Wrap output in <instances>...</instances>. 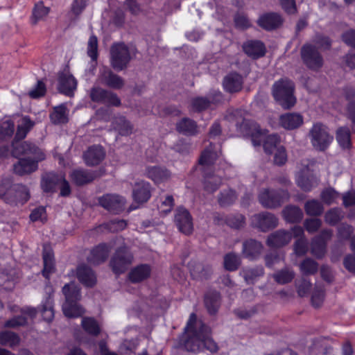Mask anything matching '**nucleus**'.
Returning <instances> with one entry per match:
<instances>
[{
	"label": "nucleus",
	"mask_w": 355,
	"mask_h": 355,
	"mask_svg": "<svg viewBox=\"0 0 355 355\" xmlns=\"http://www.w3.org/2000/svg\"><path fill=\"white\" fill-rule=\"evenodd\" d=\"M290 194L286 190H275L269 188H263L258 195L259 203L266 209H276L288 200Z\"/></svg>",
	"instance_id": "423d86ee"
},
{
	"label": "nucleus",
	"mask_w": 355,
	"mask_h": 355,
	"mask_svg": "<svg viewBox=\"0 0 355 355\" xmlns=\"http://www.w3.org/2000/svg\"><path fill=\"white\" fill-rule=\"evenodd\" d=\"M309 138L313 147L320 151L326 150L334 139L328 128L321 123L313 125L309 132Z\"/></svg>",
	"instance_id": "0eeeda50"
},
{
	"label": "nucleus",
	"mask_w": 355,
	"mask_h": 355,
	"mask_svg": "<svg viewBox=\"0 0 355 355\" xmlns=\"http://www.w3.org/2000/svg\"><path fill=\"white\" fill-rule=\"evenodd\" d=\"M273 162L275 164L281 166L287 161V155L284 146H279L274 152Z\"/></svg>",
	"instance_id": "69168bd1"
},
{
	"label": "nucleus",
	"mask_w": 355,
	"mask_h": 355,
	"mask_svg": "<svg viewBox=\"0 0 355 355\" xmlns=\"http://www.w3.org/2000/svg\"><path fill=\"white\" fill-rule=\"evenodd\" d=\"M262 249L263 245L260 242L250 239L243 242L242 254L245 258L254 260L261 254Z\"/></svg>",
	"instance_id": "b1692460"
},
{
	"label": "nucleus",
	"mask_w": 355,
	"mask_h": 355,
	"mask_svg": "<svg viewBox=\"0 0 355 355\" xmlns=\"http://www.w3.org/2000/svg\"><path fill=\"white\" fill-rule=\"evenodd\" d=\"M112 248L113 244L112 243L99 244L91 250L87 258L88 261L93 264H99L104 262Z\"/></svg>",
	"instance_id": "6ab92c4d"
},
{
	"label": "nucleus",
	"mask_w": 355,
	"mask_h": 355,
	"mask_svg": "<svg viewBox=\"0 0 355 355\" xmlns=\"http://www.w3.org/2000/svg\"><path fill=\"white\" fill-rule=\"evenodd\" d=\"M204 188L208 193L215 192L222 184L220 173L215 174L212 171H204Z\"/></svg>",
	"instance_id": "cd10ccee"
},
{
	"label": "nucleus",
	"mask_w": 355,
	"mask_h": 355,
	"mask_svg": "<svg viewBox=\"0 0 355 355\" xmlns=\"http://www.w3.org/2000/svg\"><path fill=\"white\" fill-rule=\"evenodd\" d=\"M220 297L218 292L212 291L208 292L205 297V304L211 315L215 314L220 306Z\"/></svg>",
	"instance_id": "e433bc0d"
},
{
	"label": "nucleus",
	"mask_w": 355,
	"mask_h": 355,
	"mask_svg": "<svg viewBox=\"0 0 355 355\" xmlns=\"http://www.w3.org/2000/svg\"><path fill=\"white\" fill-rule=\"evenodd\" d=\"M304 209L307 215L312 216H320L324 211L322 204L317 200H308L304 205Z\"/></svg>",
	"instance_id": "c03bdc74"
},
{
	"label": "nucleus",
	"mask_w": 355,
	"mask_h": 355,
	"mask_svg": "<svg viewBox=\"0 0 355 355\" xmlns=\"http://www.w3.org/2000/svg\"><path fill=\"white\" fill-rule=\"evenodd\" d=\"M184 347L188 352L197 353L207 349L211 353L218 351V346L211 337V329L198 320L195 313L189 316L184 328Z\"/></svg>",
	"instance_id": "f257e3e1"
},
{
	"label": "nucleus",
	"mask_w": 355,
	"mask_h": 355,
	"mask_svg": "<svg viewBox=\"0 0 355 355\" xmlns=\"http://www.w3.org/2000/svg\"><path fill=\"white\" fill-rule=\"evenodd\" d=\"M336 139L343 148H347L350 146V132L348 128L341 127L336 132Z\"/></svg>",
	"instance_id": "4d7b16f0"
},
{
	"label": "nucleus",
	"mask_w": 355,
	"mask_h": 355,
	"mask_svg": "<svg viewBox=\"0 0 355 355\" xmlns=\"http://www.w3.org/2000/svg\"><path fill=\"white\" fill-rule=\"evenodd\" d=\"M300 268L304 275H313L318 271V264L311 258H306L300 264Z\"/></svg>",
	"instance_id": "bf43d9fd"
},
{
	"label": "nucleus",
	"mask_w": 355,
	"mask_h": 355,
	"mask_svg": "<svg viewBox=\"0 0 355 355\" xmlns=\"http://www.w3.org/2000/svg\"><path fill=\"white\" fill-rule=\"evenodd\" d=\"M252 142L254 146H260L263 142L264 151L267 154H272L279 145V137L276 134L268 135L259 126H254V132L251 134Z\"/></svg>",
	"instance_id": "6e6552de"
},
{
	"label": "nucleus",
	"mask_w": 355,
	"mask_h": 355,
	"mask_svg": "<svg viewBox=\"0 0 355 355\" xmlns=\"http://www.w3.org/2000/svg\"><path fill=\"white\" fill-rule=\"evenodd\" d=\"M15 130V124L10 120H6L0 123V141L10 137Z\"/></svg>",
	"instance_id": "052dcab7"
},
{
	"label": "nucleus",
	"mask_w": 355,
	"mask_h": 355,
	"mask_svg": "<svg viewBox=\"0 0 355 355\" xmlns=\"http://www.w3.org/2000/svg\"><path fill=\"white\" fill-rule=\"evenodd\" d=\"M77 81L67 71H64L58 76V90L67 96H71L76 89Z\"/></svg>",
	"instance_id": "f3484780"
},
{
	"label": "nucleus",
	"mask_w": 355,
	"mask_h": 355,
	"mask_svg": "<svg viewBox=\"0 0 355 355\" xmlns=\"http://www.w3.org/2000/svg\"><path fill=\"white\" fill-rule=\"evenodd\" d=\"M151 273L150 266L148 264H140L133 268L128 277L132 283H138L148 278Z\"/></svg>",
	"instance_id": "c756f323"
},
{
	"label": "nucleus",
	"mask_w": 355,
	"mask_h": 355,
	"mask_svg": "<svg viewBox=\"0 0 355 355\" xmlns=\"http://www.w3.org/2000/svg\"><path fill=\"white\" fill-rule=\"evenodd\" d=\"M107 91L100 87H93L90 92V98L94 102L103 103Z\"/></svg>",
	"instance_id": "774afa93"
},
{
	"label": "nucleus",
	"mask_w": 355,
	"mask_h": 355,
	"mask_svg": "<svg viewBox=\"0 0 355 355\" xmlns=\"http://www.w3.org/2000/svg\"><path fill=\"white\" fill-rule=\"evenodd\" d=\"M191 275L200 278H207L211 273V268L209 266L205 268L201 263L196 266H190Z\"/></svg>",
	"instance_id": "680f3d73"
},
{
	"label": "nucleus",
	"mask_w": 355,
	"mask_h": 355,
	"mask_svg": "<svg viewBox=\"0 0 355 355\" xmlns=\"http://www.w3.org/2000/svg\"><path fill=\"white\" fill-rule=\"evenodd\" d=\"M51 121L55 124L64 123L67 122L66 108L64 105H60L54 108L53 112L50 114Z\"/></svg>",
	"instance_id": "13d9d810"
},
{
	"label": "nucleus",
	"mask_w": 355,
	"mask_h": 355,
	"mask_svg": "<svg viewBox=\"0 0 355 355\" xmlns=\"http://www.w3.org/2000/svg\"><path fill=\"white\" fill-rule=\"evenodd\" d=\"M240 275L243 277L247 284H252L258 278L264 275V269L261 266L245 267L241 270Z\"/></svg>",
	"instance_id": "72a5a7b5"
},
{
	"label": "nucleus",
	"mask_w": 355,
	"mask_h": 355,
	"mask_svg": "<svg viewBox=\"0 0 355 355\" xmlns=\"http://www.w3.org/2000/svg\"><path fill=\"white\" fill-rule=\"evenodd\" d=\"M98 81L101 84L116 89H119L124 85V80L106 67L100 69Z\"/></svg>",
	"instance_id": "2eb2a0df"
},
{
	"label": "nucleus",
	"mask_w": 355,
	"mask_h": 355,
	"mask_svg": "<svg viewBox=\"0 0 355 355\" xmlns=\"http://www.w3.org/2000/svg\"><path fill=\"white\" fill-rule=\"evenodd\" d=\"M327 244L315 237L311 243V252L317 259H322L326 253Z\"/></svg>",
	"instance_id": "8fccbe9b"
},
{
	"label": "nucleus",
	"mask_w": 355,
	"mask_h": 355,
	"mask_svg": "<svg viewBox=\"0 0 355 355\" xmlns=\"http://www.w3.org/2000/svg\"><path fill=\"white\" fill-rule=\"evenodd\" d=\"M146 173L147 176L156 184L164 182L170 178V173L166 169L157 166L148 167Z\"/></svg>",
	"instance_id": "58836bf2"
},
{
	"label": "nucleus",
	"mask_w": 355,
	"mask_h": 355,
	"mask_svg": "<svg viewBox=\"0 0 355 355\" xmlns=\"http://www.w3.org/2000/svg\"><path fill=\"white\" fill-rule=\"evenodd\" d=\"M301 56L304 63L313 70L320 69L323 64V60L315 46L305 44L301 49Z\"/></svg>",
	"instance_id": "9d476101"
},
{
	"label": "nucleus",
	"mask_w": 355,
	"mask_h": 355,
	"mask_svg": "<svg viewBox=\"0 0 355 355\" xmlns=\"http://www.w3.org/2000/svg\"><path fill=\"white\" fill-rule=\"evenodd\" d=\"M99 204L108 211L119 214L125 208V199L116 194H105L98 199Z\"/></svg>",
	"instance_id": "ddd939ff"
},
{
	"label": "nucleus",
	"mask_w": 355,
	"mask_h": 355,
	"mask_svg": "<svg viewBox=\"0 0 355 355\" xmlns=\"http://www.w3.org/2000/svg\"><path fill=\"white\" fill-rule=\"evenodd\" d=\"M241 265V259L235 253L227 254L224 257L225 268L230 271H234Z\"/></svg>",
	"instance_id": "5fc2aeb1"
},
{
	"label": "nucleus",
	"mask_w": 355,
	"mask_h": 355,
	"mask_svg": "<svg viewBox=\"0 0 355 355\" xmlns=\"http://www.w3.org/2000/svg\"><path fill=\"white\" fill-rule=\"evenodd\" d=\"M174 221L182 233L188 235L193 232L192 217L189 211L184 207H179L176 209Z\"/></svg>",
	"instance_id": "4468645a"
},
{
	"label": "nucleus",
	"mask_w": 355,
	"mask_h": 355,
	"mask_svg": "<svg viewBox=\"0 0 355 355\" xmlns=\"http://www.w3.org/2000/svg\"><path fill=\"white\" fill-rule=\"evenodd\" d=\"M275 281L279 284H285L291 282L294 277V272L289 268H284L280 270L277 271L272 275Z\"/></svg>",
	"instance_id": "a18cd8bd"
},
{
	"label": "nucleus",
	"mask_w": 355,
	"mask_h": 355,
	"mask_svg": "<svg viewBox=\"0 0 355 355\" xmlns=\"http://www.w3.org/2000/svg\"><path fill=\"white\" fill-rule=\"evenodd\" d=\"M132 196L137 203L147 202L150 198V184L144 181L137 182L133 189Z\"/></svg>",
	"instance_id": "393cba45"
},
{
	"label": "nucleus",
	"mask_w": 355,
	"mask_h": 355,
	"mask_svg": "<svg viewBox=\"0 0 355 355\" xmlns=\"http://www.w3.org/2000/svg\"><path fill=\"white\" fill-rule=\"evenodd\" d=\"M282 213L285 220L289 223H297L303 217L302 209L294 205L286 206Z\"/></svg>",
	"instance_id": "ea45409f"
},
{
	"label": "nucleus",
	"mask_w": 355,
	"mask_h": 355,
	"mask_svg": "<svg viewBox=\"0 0 355 355\" xmlns=\"http://www.w3.org/2000/svg\"><path fill=\"white\" fill-rule=\"evenodd\" d=\"M13 153L15 155H26L32 156L33 159L28 158L20 159L13 165L15 173L19 175L30 174L38 168V162L46 159L44 152L35 144L24 141L13 144Z\"/></svg>",
	"instance_id": "f03ea898"
},
{
	"label": "nucleus",
	"mask_w": 355,
	"mask_h": 355,
	"mask_svg": "<svg viewBox=\"0 0 355 355\" xmlns=\"http://www.w3.org/2000/svg\"><path fill=\"white\" fill-rule=\"evenodd\" d=\"M296 184L304 191H309L318 185V180L308 166L300 169L296 174Z\"/></svg>",
	"instance_id": "f8f14e48"
},
{
	"label": "nucleus",
	"mask_w": 355,
	"mask_h": 355,
	"mask_svg": "<svg viewBox=\"0 0 355 355\" xmlns=\"http://www.w3.org/2000/svg\"><path fill=\"white\" fill-rule=\"evenodd\" d=\"M308 251V242L305 237L299 238L294 243V252L297 256H303Z\"/></svg>",
	"instance_id": "0e129e2a"
},
{
	"label": "nucleus",
	"mask_w": 355,
	"mask_h": 355,
	"mask_svg": "<svg viewBox=\"0 0 355 355\" xmlns=\"http://www.w3.org/2000/svg\"><path fill=\"white\" fill-rule=\"evenodd\" d=\"M49 12V8L43 5L42 2L35 4L31 18V22L36 24L38 21L44 19Z\"/></svg>",
	"instance_id": "de8ad7c7"
},
{
	"label": "nucleus",
	"mask_w": 355,
	"mask_h": 355,
	"mask_svg": "<svg viewBox=\"0 0 355 355\" xmlns=\"http://www.w3.org/2000/svg\"><path fill=\"white\" fill-rule=\"evenodd\" d=\"M237 198L234 191L228 189L221 191L218 196V201L221 207H226L233 204Z\"/></svg>",
	"instance_id": "49530a36"
},
{
	"label": "nucleus",
	"mask_w": 355,
	"mask_h": 355,
	"mask_svg": "<svg viewBox=\"0 0 355 355\" xmlns=\"http://www.w3.org/2000/svg\"><path fill=\"white\" fill-rule=\"evenodd\" d=\"M133 261V255L126 246L119 248L110 260V266L115 274L123 273Z\"/></svg>",
	"instance_id": "1a4fd4ad"
},
{
	"label": "nucleus",
	"mask_w": 355,
	"mask_h": 355,
	"mask_svg": "<svg viewBox=\"0 0 355 355\" xmlns=\"http://www.w3.org/2000/svg\"><path fill=\"white\" fill-rule=\"evenodd\" d=\"M304 123L303 116L296 112H288L279 117V123L286 130H294L300 128Z\"/></svg>",
	"instance_id": "aec40b11"
},
{
	"label": "nucleus",
	"mask_w": 355,
	"mask_h": 355,
	"mask_svg": "<svg viewBox=\"0 0 355 355\" xmlns=\"http://www.w3.org/2000/svg\"><path fill=\"white\" fill-rule=\"evenodd\" d=\"M65 296V302L62 305V311L67 318H78L84 313V309L78 302L81 295L79 288L73 283L67 284L62 288Z\"/></svg>",
	"instance_id": "7ed1b4c3"
},
{
	"label": "nucleus",
	"mask_w": 355,
	"mask_h": 355,
	"mask_svg": "<svg viewBox=\"0 0 355 355\" xmlns=\"http://www.w3.org/2000/svg\"><path fill=\"white\" fill-rule=\"evenodd\" d=\"M42 257L44 263L42 275L45 278L49 279L50 275L55 270L54 256L51 249L44 247Z\"/></svg>",
	"instance_id": "f704fd0d"
},
{
	"label": "nucleus",
	"mask_w": 355,
	"mask_h": 355,
	"mask_svg": "<svg viewBox=\"0 0 355 355\" xmlns=\"http://www.w3.org/2000/svg\"><path fill=\"white\" fill-rule=\"evenodd\" d=\"M343 217L340 208H333L327 211L324 215L325 222L330 225H336Z\"/></svg>",
	"instance_id": "864d4df0"
},
{
	"label": "nucleus",
	"mask_w": 355,
	"mask_h": 355,
	"mask_svg": "<svg viewBox=\"0 0 355 355\" xmlns=\"http://www.w3.org/2000/svg\"><path fill=\"white\" fill-rule=\"evenodd\" d=\"M214 220L218 224L225 223L230 227L234 229L241 228L245 225V217L240 214H230L224 218L218 215L214 217Z\"/></svg>",
	"instance_id": "2f4dec72"
},
{
	"label": "nucleus",
	"mask_w": 355,
	"mask_h": 355,
	"mask_svg": "<svg viewBox=\"0 0 355 355\" xmlns=\"http://www.w3.org/2000/svg\"><path fill=\"white\" fill-rule=\"evenodd\" d=\"M34 122L28 116H24L21 123L17 126L15 138L22 139L26 137L27 133L33 127Z\"/></svg>",
	"instance_id": "37998d69"
},
{
	"label": "nucleus",
	"mask_w": 355,
	"mask_h": 355,
	"mask_svg": "<svg viewBox=\"0 0 355 355\" xmlns=\"http://www.w3.org/2000/svg\"><path fill=\"white\" fill-rule=\"evenodd\" d=\"M105 152L102 146L99 145H93L89 147L84 152L83 157L89 166H94L99 164L105 158Z\"/></svg>",
	"instance_id": "a211bd4d"
},
{
	"label": "nucleus",
	"mask_w": 355,
	"mask_h": 355,
	"mask_svg": "<svg viewBox=\"0 0 355 355\" xmlns=\"http://www.w3.org/2000/svg\"><path fill=\"white\" fill-rule=\"evenodd\" d=\"M293 91L294 84L287 78L276 81L272 86V95L275 101L284 109H289L295 104Z\"/></svg>",
	"instance_id": "20e7f679"
},
{
	"label": "nucleus",
	"mask_w": 355,
	"mask_h": 355,
	"mask_svg": "<svg viewBox=\"0 0 355 355\" xmlns=\"http://www.w3.org/2000/svg\"><path fill=\"white\" fill-rule=\"evenodd\" d=\"M87 54L92 60H96L98 57V40L94 35L90 36L87 44Z\"/></svg>",
	"instance_id": "e2e57ef3"
},
{
	"label": "nucleus",
	"mask_w": 355,
	"mask_h": 355,
	"mask_svg": "<svg viewBox=\"0 0 355 355\" xmlns=\"http://www.w3.org/2000/svg\"><path fill=\"white\" fill-rule=\"evenodd\" d=\"M112 125L121 135H129L132 132V125L123 116H116L112 121Z\"/></svg>",
	"instance_id": "a19ab883"
},
{
	"label": "nucleus",
	"mask_w": 355,
	"mask_h": 355,
	"mask_svg": "<svg viewBox=\"0 0 355 355\" xmlns=\"http://www.w3.org/2000/svg\"><path fill=\"white\" fill-rule=\"evenodd\" d=\"M322 225V220L319 218H307L304 222L306 230L311 234L316 232Z\"/></svg>",
	"instance_id": "338daca9"
},
{
	"label": "nucleus",
	"mask_w": 355,
	"mask_h": 355,
	"mask_svg": "<svg viewBox=\"0 0 355 355\" xmlns=\"http://www.w3.org/2000/svg\"><path fill=\"white\" fill-rule=\"evenodd\" d=\"M83 329L92 336L99 334L101 329L98 322L92 318H84L82 320Z\"/></svg>",
	"instance_id": "09e8293b"
},
{
	"label": "nucleus",
	"mask_w": 355,
	"mask_h": 355,
	"mask_svg": "<svg viewBox=\"0 0 355 355\" xmlns=\"http://www.w3.org/2000/svg\"><path fill=\"white\" fill-rule=\"evenodd\" d=\"M157 200L158 209L164 214L170 212L174 206L173 197L170 195L161 196Z\"/></svg>",
	"instance_id": "603ef678"
},
{
	"label": "nucleus",
	"mask_w": 355,
	"mask_h": 355,
	"mask_svg": "<svg viewBox=\"0 0 355 355\" xmlns=\"http://www.w3.org/2000/svg\"><path fill=\"white\" fill-rule=\"evenodd\" d=\"M340 194L334 188L328 187L323 189L320 193V199L323 203L330 205L336 202Z\"/></svg>",
	"instance_id": "3c124183"
},
{
	"label": "nucleus",
	"mask_w": 355,
	"mask_h": 355,
	"mask_svg": "<svg viewBox=\"0 0 355 355\" xmlns=\"http://www.w3.org/2000/svg\"><path fill=\"white\" fill-rule=\"evenodd\" d=\"M282 23V17L276 13L265 14L258 19V24L268 31L278 28Z\"/></svg>",
	"instance_id": "c85d7f7f"
},
{
	"label": "nucleus",
	"mask_w": 355,
	"mask_h": 355,
	"mask_svg": "<svg viewBox=\"0 0 355 355\" xmlns=\"http://www.w3.org/2000/svg\"><path fill=\"white\" fill-rule=\"evenodd\" d=\"M77 277L85 286L92 287L96 282V275L92 270L85 266H80L77 268Z\"/></svg>",
	"instance_id": "473e14b6"
},
{
	"label": "nucleus",
	"mask_w": 355,
	"mask_h": 355,
	"mask_svg": "<svg viewBox=\"0 0 355 355\" xmlns=\"http://www.w3.org/2000/svg\"><path fill=\"white\" fill-rule=\"evenodd\" d=\"M30 198L28 189L23 184L14 185L10 190V196L5 197V202L10 205H24Z\"/></svg>",
	"instance_id": "dca6fc26"
},
{
	"label": "nucleus",
	"mask_w": 355,
	"mask_h": 355,
	"mask_svg": "<svg viewBox=\"0 0 355 355\" xmlns=\"http://www.w3.org/2000/svg\"><path fill=\"white\" fill-rule=\"evenodd\" d=\"M41 313L44 320L51 322L53 319V300L50 295L42 303Z\"/></svg>",
	"instance_id": "6e6d98bb"
},
{
	"label": "nucleus",
	"mask_w": 355,
	"mask_h": 355,
	"mask_svg": "<svg viewBox=\"0 0 355 355\" xmlns=\"http://www.w3.org/2000/svg\"><path fill=\"white\" fill-rule=\"evenodd\" d=\"M220 155V148H216L210 144V146L202 153L199 159V164L203 166L204 171H207L214 164Z\"/></svg>",
	"instance_id": "412c9836"
},
{
	"label": "nucleus",
	"mask_w": 355,
	"mask_h": 355,
	"mask_svg": "<svg viewBox=\"0 0 355 355\" xmlns=\"http://www.w3.org/2000/svg\"><path fill=\"white\" fill-rule=\"evenodd\" d=\"M98 176H100V174L97 171H91L80 168L73 171L71 174L72 180L77 185L87 184Z\"/></svg>",
	"instance_id": "bb28decb"
},
{
	"label": "nucleus",
	"mask_w": 355,
	"mask_h": 355,
	"mask_svg": "<svg viewBox=\"0 0 355 355\" xmlns=\"http://www.w3.org/2000/svg\"><path fill=\"white\" fill-rule=\"evenodd\" d=\"M243 84V77L238 73H230L227 75L223 82L224 89L230 93L238 92L241 90Z\"/></svg>",
	"instance_id": "4be33fe9"
},
{
	"label": "nucleus",
	"mask_w": 355,
	"mask_h": 355,
	"mask_svg": "<svg viewBox=\"0 0 355 355\" xmlns=\"http://www.w3.org/2000/svg\"><path fill=\"white\" fill-rule=\"evenodd\" d=\"M20 339L18 335L10 331L0 332V345L14 347L19 343Z\"/></svg>",
	"instance_id": "79ce46f5"
},
{
	"label": "nucleus",
	"mask_w": 355,
	"mask_h": 355,
	"mask_svg": "<svg viewBox=\"0 0 355 355\" xmlns=\"http://www.w3.org/2000/svg\"><path fill=\"white\" fill-rule=\"evenodd\" d=\"M251 224L261 231L266 232L276 227L278 220L274 214L265 211L253 215L251 217Z\"/></svg>",
	"instance_id": "9b49d317"
},
{
	"label": "nucleus",
	"mask_w": 355,
	"mask_h": 355,
	"mask_svg": "<svg viewBox=\"0 0 355 355\" xmlns=\"http://www.w3.org/2000/svg\"><path fill=\"white\" fill-rule=\"evenodd\" d=\"M291 240V232L279 230L271 234L268 236L267 243L270 247L279 248L288 244Z\"/></svg>",
	"instance_id": "a878e982"
},
{
	"label": "nucleus",
	"mask_w": 355,
	"mask_h": 355,
	"mask_svg": "<svg viewBox=\"0 0 355 355\" xmlns=\"http://www.w3.org/2000/svg\"><path fill=\"white\" fill-rule=\"evenodd\" d=\"M222 98V94L220 92H216L214 97L207 98L206 97H198L191 101V105L193 110L200 112L208 108L211 103L219 102Z\"/></svg>",
	"instance_id": "7c9ffc66"
},
{
	"label": "nucleus",
	"mask_w": 355,
	"mask_h": 355,
	"mask_svg": "<svg viewBox=\"0 0 355 355\" xmlns=\"http://www.w3.org/2000/svg\"><path fill=\"white\" fill-rule=\"evenodd\" d=\"M62 174H55L54 173H49L45 174L42 180V188L45 192H53L60 183V179Z\"/></svg>",
	"instance_id": "c9c22d12"
},
{
	"label": "nucleus",
	"mask_w": 355,
	"mask_h": 355,
	"mask_svg": "<svg viewBox=\"0 0 355 355\" xmlns=\"http://www.w3.org/2000/svg\"><path fill=\"white\" fill-rule=\"evenodd\" d=\"M244 52L250 58L257 59L264 55V44L259 40H248L243 44Z\"/></svg>",
	"instance_id": "5701e85b"
},
{
	"label": "nucleus",
	"mask_w": 355,
	"mask_h": 355,
	"mask_svg": "<svg viewBox=\"0 0 355 355\" xmlns=\"http://www.w3.org/2000/svg\"><path fill=\"white\" fill-rule=\"evenodd\" d=\"M110 55L111 66L116 71H122L127 68L132 56L135 55V50L124 43H118L112 46Z\"/></svg>",
	"instance_id": "39448f33"
},
{
	"label": "nucleus",
	"mask_w": 355,
	"mask_h": 355,
	"mask_svg": "<svg viewBox=\"0 0 355 355\" xmlns=\"http://www.w3.org/2000/svg\"><path fill=\"white\" fill-rule=\"evenodd\" d=\"M177 130L185 135H194L198 133L196 123L189 118H184L176 124Z\"/></svg>",
	"instance_id": "4c0bfd02"
}]
</instances>
